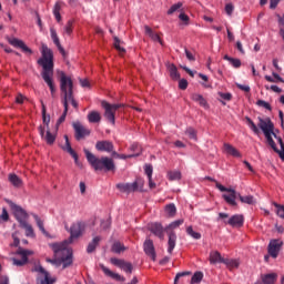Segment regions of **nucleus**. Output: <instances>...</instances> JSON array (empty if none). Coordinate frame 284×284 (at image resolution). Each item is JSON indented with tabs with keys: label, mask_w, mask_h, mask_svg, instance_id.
I'll return each mask as SVG.
<instances>
[{
	"label": "nucleus",
	"mask_w": 284,
	"mask_h": 284,
	"mask_svg": "<svg viewBox=\"0 0 284 284\" xmlns=\"http://www.w3.org/2000/svg\"><path fill=\"white\" fill-rule=\"evenodd\" d=\"M216 187L217 190H220V192H227L224 193L222 197L224 199V201H226L229 205L236 206V199H239V194L241 193H237L236 190L232 187H225L221 183H216Z\"/></svg>",
	"instance_id": "423d86ee"
},
{
	"label": "nucleus",
	"mask_w": 284,
	"mask_h": 284,
	"mask_svg": "<svg viewBox=\"0 0 284 284\" xmlns=\"http://www.w3.org/2000/svg\"><path fill=\"white\" fill-rule=\"evenodd\" d=\"M51 32V39L54 43V45H57V48L59 49V51L61 52V54H65V50H63V47H61V42L59 40V36L57 34V30H54V28L50 29Z\"/></svg>",
	"instance_id": "a878e982"
},
{
	"label": "nucleus",
	"mask_w": 284,
	"mask_h": 284,
	"mask_svg": "<svg viewBox=\"0 0 284 284\" xmlns=\"http://www.w3.org/2000/svg\"><path fill=\"white\" fill-rule=\"evenodd\" d=\"M245 219L241 214L233 215L227 224L232 227H241L243 226Z\"/></svg>",
	"instance_id": "5701e85b"
},
{
	"label": "nucleus",
	"mask_w": 284,
	"mask_h": 284,
	"mask_svg": "<svg viewBox=\"0 0 284 284\" xmlns=\"http://www.w3.org/2000/svg\"><path fill=\"white\" fill-rule=\"evenodd\" d=\"M225 258H223V256H221V253L219 251H213L210 253V263L212 265L216 264V263H224Z\"/></svg>",
	"instance_id": "cd10ccee"
},
{
	"label": "nucleus",
	"mask_w": 284,
	"mask_h": 284,
	"mask_svg": "<svg viewBox=\"0 0 284 284\" xmlns=\"http://www.w3.org/2000/svg\"><path fill=\"white\" fill-rule=\"evenodd\" d=\"M53 14H54V17H55V20H57L58 22H60V21H61V13L59 12V4L55 6V8H54V10H53Z\"/></svg>",
	"instance_id": "774afa93"
},
{
	"label": "nucleus",
	"mask_w": 284,
	"mask_h": 284,
	"mask_svg": "<svg viewBox=\"0 0 284 284\" xmlns=\"http://www.w3.org/2000/svg\"><path fill=\"white\" fill-rule=\"evenodd\" d=\"M144 32L146 34V37H150V39H152V41H156L158 43H163L161 41V37H159V33H154V31H152V28L150 27H144Z\"/></svg>",
	"instance_id": "c756f323"
},
{
	"label": "nucleus",
	"mask_w": 284,
	"mask_h": 284,
	"mask_svg": "<svg viewBox=\"0 0 284 284\" xmlns=\"http://www.w3.org/2000/svg\"><path fill=\"white\" fill-rule=\"evenodd\" d=\"M112 265H115L116 267H120L125 274H132V270H134V266H132V263L125 262L124 260L119 258H111Z\"/></svg>",
	"instance_id": "ddd939ff"
},
{
	"label": "nucleus",
	"mask_w": 284,
	"mask_h": 284,
	"mask_svg": "<svg viewBox=\"0 0 284 284\" xmlns=\"http://www.w3.org/2000/svg\"><path fill=\"white\" fill-rule=\"evenodd\" d=\"M40 52L42 57L38 60L39 65L42 68L41 77L47 85L50 88L51 95L54 97V53L45 44L41 45Z\"/></svg>",
	"instance_id": "f03ea898"
},
{
	"label": "nucleus",
	"mask_w": 284,
	"mask_h": 284,
	"mask_svg": "<svg viewBox=\"0 0 284 284\" xmlns=\"http://www.w3.org/2000/svg\"><path fill=\"white\" fill-rule=\"evenodd\" d=\"M100 242H101V237L99 236L93 237V240L88 245L87 252L89 254H92V252L97 250V245H99Z\"/></svg>",
	"instance_id": "473e14b6"
},
{
	"label": "nucleus",
	"mask_w": 284,
	"mask_h": 284,
	"mask_svg": "<svg viewBox=\"0 0 284 284\" xmlns=\"http://www.w3.org/2000/svg\"><path fill=\"white\" fill-rule=\"evenodd\" d=\"M33 219H34L40 232H42V234H48V232L45 231V227L43 226V221L41 220V217H39V215H33Z\"/></svg>",
	"instance_id": "79ce46f5"
},
{
	"label": "nucleus",
	"mask_w": 284,
	"mask_h": 284,
	"mask_svg": "<svg viewBox=\"0 0 284 284\" xmlns=\"http://www.w3.org/2000/svg\"><path fill=\"white\" fill-rule=\"evenodd\" d=\"M223 152L227 154V156H234V159H241V156H243L241 152L230 143H224Z\"/></svg>",
	"instance_id": "a211bd4d"
},
{
	"label": "nucleus",
	"mask_w": 284,
	"mask_h": 284,
	"mask_svg": "<svg viewBox=\"0 0 284 284\" xmlns=\"http://www.w3.org/2000/svg\"><path fill=\"white\" fill-rule=\"evenodd\" d=\"M168 70L170 72V77H171V79H173V81H179V79H181V74L178 71L176 65L171 63L168 65Z\"/></svg>",
	"instance_id": "7c9ffc66"
},
{
	"label": "nucleus",
	"mask_w": 284,
	"mask_h": 284,
	"mask_svg": "<svg viewBox=\"0 0 284 284\" xmlns=\"http://www.w3.org/2000/svg\"><path fill=\"white\" fill-rule=\"evenodd\" d=\"M183 220L174 221L171 224H169V227H166V230H176V227H181V225H183Z\"/></svg>",
	"instance_id": "864d4df0"
},
{
	"label": "nucleus",
	"mask_w": 284,
	"mask_h": 284,
	"mask_svg": "<svg viewBox=\"0 0 284 284\" xmlns=\"http://www.w3.org/2000/svg\"><path fill=\"white\" fill-rule=\"evenodd\" d=\"M34 272H38V277H37V284H54L57 283V277L52 276L43 266L41 265H36L34 266Z\"/></svg>",
	"instance_id": "0eeeda50"
},
{
	"label": "nucleus",
	"mask_w": 284,
	"mask_h": 284,
	"mask_svg": "<svg viewBox=\"0 0 284 284\" xmlns=\"http://www.w3.org/2000/svg\"><path fill=\"white\" fill-rule=\"evenodd\" d=\"M258 128L264 133L268 145L275 149L274 140L272 139V136H274L275 139H278V136L276 135V133H274V123H272V120L270 118H258Z\"/></svg>",
	"instance_id": "20e7f679"
},
{
	"label": "nucleus",
	"mask_w": 284,
	"mask_h": 284,
	"mask_svg": "<svg viewBox=\"0 0 284 284\" xmlns=\"http://www.w3.org/2000/svg\"><path fill=\"white\" fill-rule=\"evenodd\" d=\"M95 148L100 152H112V150H114V146L112 145V142H109V141H99L95 144Z\"/></svg>",
	"instance_id": "b1692460"
},
{
	"label": "nucleus",
	"mask_w": 284,
	"mask_h": 284,
	"mask_svg": "<svg viewBox=\"0 0 284 284\" xmlns=\"http://www.w3.org/2000/svg\"><path fill=\"white\" fill-rule=\"evenodd\" d=\"M9 181L11 184L14 185V187H21V179H19V176H17V174H10L9 175Z\"/></svg>",
	"instance_id": "ea45409f"
},
{
	"label": "nucleus",
	"mask_w": 284,
	"mask_h": 284,
	"mask_svg": "<svg viewBox=\"0 0 284 284\" xmlns=\"http://www.w3.org/2000/svg\"><path fill=\"white\" fill-rule=\"evenodd\" d=\"M112 252H115V254H121V252H125V246H123L121 242H115L112 246Z\"/></svg>",
	"instance_id": "37998d69"
},
{
	"label": "nucleus",
	"mask_w": 284,
	"mask_h": 284,
	"mask_svg": "<svg viewBox=\"0 0 284 284\" xmlns=\"http://www.w3.org/2000/svg\"><path fill=\"white\" fill-rule=\"evenodd\" d=\"M88 230V224L85 222H75L71 225L70 229V240L51 244V248L54 254L53 260H47L48 263L54 265L55 267H61V270H65V267H70L72 265V248H70V243H72L73 239H79V236H83Z\"/></svg>",
	"instance_id": "f257e3e1"
},
{
	"label": "nucleus",
	"mask_w": 284,
	"mask_h": 284,
	"mask_svg": "<svg viewBox=\"0 0 284 284\" xmlns=\"http://www.w3.org/2000/svg\"><path fill=\"white\" fill-rule=\"evenodd\" d=\"M179 88H180V90H187V80L181 79L179 81Z\"/></svg>",
	"instance_id": "69168bd1"
},
{
	"label": "nucleus",
	"mask_w": 284,
	"mask_h": 284,
	"mask_svg": "<svg viewBox=\"0 0 284 284\" xmlns=\"http://www.w3.org/2000/svg\"><path fill=\"white\" fill-rule=\"evenodd\" d=\"M239 199L241 203H245L246 205H256V199L253 195L239 194Z\"/></svg>",
	"instance_id": "2f4dec72"
},
{
	"label": "nucleus",
	"mask_w": 284,
	"mask_h": 284,
	"mask_svg": "<svg viewBox=\"0 0 284 284\" xmlns=\"http://www.w3.org/2000/svg\"><path fill=\"white\" fill-rule=\"evenodd\" d=\"M181 8H183V2H178L168 10V14H174V12H178Z\"/></svg>",
	"instance_id": "de8ad7c7"
},
{
	"label": "nucleus",
	"mask_w": 284,
	"mask_h": 284,
	"mask_svg": "<svg viewBox=\"0 0 284 284\" xmlns=\"http://www.w3.org/2000/svg\"><path fill=\"white\" fill-rule=\"evenodd\" d=\"M72 79L65 73L60 72V90L64 95L63 105H68V100L72 99Z\"/></svg>",
	"instance_id": "39448f33"
},
{
	"label": "nucleus",
	"mask_w": 284,
	"mask_h": 284,
	"mask_svg": "<svg viewBox=\"0 0 284 284\" xmlns=\"http://www.w3.org/2000/svg\"><path fill=\"white\" fill-rule=\"evenodd\" d=\"M84 154L90 165L95 171L104 170V172H114V160L103 156L101 159L97 158V155L92 154L88 149H84Z\"/></svg>",
	"instance_id": "7ed1b4c3"
},
{
	"label": "nucleus",
	"mask_w": 284,
	"mask_h": 284,
	"mask_svg": "<svg viewBox=\"0 0 284 284\" xmlns=\"http://www.w3.org/2000/svg\"><path fill=\"white\" fill-rule=\"evenodd\" d=\"M262 283L263 284H274V283H276V274L271 273V274L262 275Z\"/></svg>",
	"instance_id": "f704fd0d"
},
{
	"label": "nucleus",
	"mask_w": 284,
	"mask_h": 284,
	"mask_svg": "<svg viewBox=\"0 0 284 284\" xmlns=\"http://www.w3.org/2000/svg\"><path fill=\"white\" fill-rule=\"evenodd\" d=\"M139 154H141V153H135V154H130V155L114 153V156H116V159L125 160V159H132L134 156H139Z\"/></svg>",
	"instance_id": "13d9d810"
},
{
	"label": "nucleus",
	"mask_w": 284,
	"mask_h": 284,
	"mask_svg": "<svg viewBox=\"0 0 284 284\" xmlns=\"http://www.w3.org/2000/svg\"><path fill=\"white\" fill-rule=\"evenodd\" d=\"M42 119L43 123L47 125H50V115H45V105L42 104Z\"/></svg>",
	"instance_id": "4d7b16f0"
},
{
	"label": "nucleus",
	"mask_w": 284,
	"mask_h": 284,
	"mask_svg": "<svg viewBox=\"0 0 284 284\" xmlns=\"http://www.w3.org/2000/svg\"><path fill=\"white\" fill-rule=\"evenodd\" d=\"M274 78H272L271 75H265L264 79H266V81H268V83H284L283 78H281V75H278V73L273 72L272 73Z\"/></svg>",
	"instance_id": "c9c22d12"
},
{
	"label": "nucleus",
	"mask_w": 284,
	"mask_h": 284,
	"mask_svg": "<svg viewBox=\"0 0 284 284\" xmlns=\"http://www.w3.org/2000/svg\"><path fill=\"white\" fill-rule=\"evenodd\" d=\"M150 231L152 232V234L158 236V239H164L165 237L163 226L160 223H152L150 225Z\"/></svg>",
	"instance_id": "412c9836"
},
{
	"label": "nucleus",
	"mask_w": 284,
	"mask_h": 284,
	"mask_svg": "<svg viewBox=\"0 0 284 284\" xmlns=\"http://www.w3.org/2000/svg\"><path fill=\"white\" fill-rule=\"evenodd\" d=\"M8 42L10 45H13V48H19L22 50V52H26L28 54H32V50L26 45V42L23 40H19L17 38H8Z\"/></svg>",
	"instance_id": "dca6fc26"
},
{
	"label": "nucleus",
	"mask_w": 284,
	"mask_h": 284,
	"mask_svg": "<svg viewBox=\"0 0 284 284\" xmlns=\"http://www.w3.org/2000/svg\"><path fill=\"white\" fill-rule=\"evenodd\" d=\"M274 206L276 207L277 216H280V219L284 220V205H281L278 203H274Z\"/></svg>",
	"instance_id": "8fccbe9b"
},
{
	"label": "nucleus",
	"mask_w": 284,
	"mask_h": 284,
	"mask_svg": "<svg viewBox=\"0 0 284 284\" xmlns=\"http://www.w3.org/2000/svg\"><path fill=\"white\" fill-rule=\"evenodd\" d=\"M118 189L121 192H136V190H143V180L138 179L133 183L118 184Z\"/></svg>",
	"instance_id": "9d476101"
},
{
	"label": "nucleus",
	"mask_w": 284,
	"mask_h": 284,
	"mask_svg": "<svg viewBox=\"0 0 284 284\" xmlns=\"http://www.w3.org/2000/svg\"><path fill=\"white\" fill-rule=\"evenodd\" d=\"M88 121L89 123H99V121H101V113L97 111H91L88 114Z\"/></svg>",
	"instance_id": "72a5a7b5"
},
{
	"label": "nucleus",
	"mask_w": 284,
	"mask_h": 284,
	"mask_svg": "<svg viewBox=\"0 0 284 284\" xmlns=\"http://www.w3.org/2000/svg\"><path fill=\"white\" fill-rule=\"evenodd\" d=\"M72 26H73L72 20H69L67 26L64 27V34H67L68 37H70L73 32Z\"/></svg>",
	"instance_id": "603ef678"
},
{
	"label": "nucleus",
	"mask_w": 284,
	"mask_h": 284,
	"mask_svg": "<svg viewBox=\"0 0 284 284\" xmlns=\"http://www.w3.org/2000/svg\"><path fill=\"white\" fill-rule=\"evenodd\" d=\"M40 134L48 145H53L54 141H57V131L54 133L50 132V130L45 132V129L40 126Z\"/></svg>",
	"instance_id": "f3484780"
},
{
	"label": "nucleus",
	"mask_w": 284,
	"mask_h": 284,
	"mask_svg": "<svg viewBox=\"0 0 284 284\" xmlns=\"http://www.w3.org/2000/svg\"><path fill=\"white\" fill-rule=\"evenodd\" d=\"M17 254L21 256V260L18 258H12L13 265H17L18 267H21L28 263V256L32 254V251L30 250H24V248H18Z\"/></svg>",
	"instance_id": "f8f14e48"
},
{
	"label": "nucleus",
	"mask_w": 284,
	"mask_h": 284,
	"mask_svg": "<svg viewBox=\"0 0 284 284\" xmlns=\"http://www.w3.org/2000/svg\"><path fill=\"white\" fill-rule=\"evenodd\" d=\"M165 212L169 216H174V214H176V206L174 204H169L165 206Z\"/></svg>",
	"instance_id": "09e8293b"
},
{
	"label": "nucleus",
	"mask_w": 284,
	"mask_h": 284,
	"mask_svg": "<svg viewBox=\"0 0 284 284\" xmlns=\"http://www.w3.org/2000/svg\"><path fill=\"white\" fill-rule=\"evenodd\" d=\"M168 252L172 254L174 252V247H176V233L170 232L169 233V241H168Z\"/></svg>",
	"instance_id": "bb28decb"
},
{
	"label": "nucleus",
	"mask_w": 284,
	"mask_h": 284,
	"mask_svg": "<svg viewBox=\"0 0 284 284\" xmlns=\"http://www.w3.org/2000/svg\"><path fill=\"white\" fill-rule=\"evenodd\" d=\"M100 267L106 276H110L111 278H114L115 281H120L121 283H125V277L121 276L118 273L110 271V268H108L105 265H100Z\"/></svg>",
	"instance_id": "4be33fe9"
},
{
	"label": "nucleus",
	"mask_w": 284,
	"mask_h": 284,
	"mask_svg": "<svg viewBox=\"0 0 284 284\" xmlns=\"http://www.w3.org/2000/svg\"><path fill=\"white\" fill-rule=\"evenodd\" d=\"M122 104H110L105 101L102 102V108H104V116H106L108 121L114 125V114Z\"/></svg>",
	"instance_id": "1a4fd4ad"
},
{
	"label": "nucleus",
	"mask_w": 284,
	"mask_h": 284,
	"mask_svg": "<svg viewBox=\"0 0 284 284\" xmlns=\"http://www.w3.org/2000/svg\"><path fill=\"white\" fill-rule=\"evenodd\" d=\"M144 252L152 261H156V252L154 251V242L152 240H145L144 242Z\"/></svg>",
	"instance_id": "6ab92c4d"
},
{
	"label": "nucleus",
	"mask_w": 284,
	"mask_h": 284,
	"mask_svg": "<svg viewBox=\"0 0 284 284\" xmlns=\"http://www.w3.org/2000/svg\"><path fill=\"white\" fill-rule=\"evenodd\" d=\"M64 141H65V143L61 145V149L64 152H68V154H70L72 156V159H74L75 165H80V163H79V154H77L72 150V145L70 144V139L68 138V135H64Z\"/></svg>",
	"instance_id": "2eb2a0df"
},
{
	"label": "nucleus",
	"mask_w": 284,
	"mask_h": 284,
	"mask_svg": "<svg viewBox=\"0 0 284 284\" xmlns=\"http://www.w3.org/2000/svg\"><path fill=\"white\" fill-rule=\"evenodd\" d=\"M203 281V273L202 272H196L191 278L192 284L201 283Z\"/></svg>",
	"instance_id": "49530a36"
},
{
	"label": "nucleus",
	"mask_w": 284,
	"mask_h": 284,
	"mask_svg": "<svg viewBox=\"0 0 284 284\" xmlns=\"http://www.w3.org/2000/svg\"><path fill=\"white\" fill-rule=\"evenodd\" d=\"M20 234H21V233H19V232H16V233L12 234V239H13L12 245H13L14 247H18V245H19V243H20V240H19V235H20Z\"/></svg>",
	"instance_id": "e2e57ef3"
},
{
	"label": "nucleus",
	"mask_w": 284,
	"mask_h": 284,
	"mask_svg": "<svg viewBox=\"0 0 284 284\" xmlns=\"http://www.w3.org/2000/svg\"><path fill=\"white\" fill-rule=\"evenodd\" d=\"M277 142L281 145V150L276 149V143L274 142V148H272L274 150V152H277V154L280 155V158L282 159V161H284V144H283V139L277 138Z\"/></svg>",
	"instance_id": "e433bc0d"
},
{
	"label": "nucleus",
	"mask_w": 284,
	"mask_h": 284,
	"mask_svg": "<svg viewBox=\"0 0 284 284\" xmlns=\"http://www.w3.org/2000/svg\"><path fill=\"white\" fill-rule=\"evenodd\" d=\"M65 116H68V103H67V106L64 105V112L63 114L59 118V120L57 121V124H55V132L57 130H59V125H61V123H63V121H65Z\"/></svg>",
	"instance_id": "a18cd8bd"
},
{
	"label": "nucleus",
	"mask_w": 284,
	"mask_h": 284,
	"mask_svg": "<svg viewBox=\"0 0 284 284\" xmlns=\"http://www.w3.org/2000/svg\"><path fill=\"white\" fill-rule=\"evenodd\" d=\"M114 48L120 52H125V49L121 47V40L114 37Z\"/></svg>",
	"instance_id": "052dcab7"
},
{
	"label": "nucleus",
	"mask_w": 284,
	"mask_h": 284,
	"mask_svg": "<svg viewBox=\"0 0 284 284\" xmlns=\"http://www.w3.org/2000/svg\"><path fill=\"white\" fill-rule=\"evenodd\" d=\"M185 134L189 135V139H192L193 141H196V130H194L193 128L186 129Z\"/></svg>",
	"instance_id": "6e6d98bb"
},
{
	"label": "nucleus",
	"mask_w": 284,
	"mask_h": 284,
	"mask_svg": "<svg viewBox=\"0 0 284 284\" xmlns=\"http://www.w3.org/2000/svg\"><path fill=\"white\" fill-rule=\"evenodd\" d=\"M219 97H221V99H223L224 101H232V94L231 93L220 92Z\"/></svg>",
	"instance_id": "338daca9"
},
{
	"label": "nucleus",
	"mask_w": 284,
	"mask_h": 284,
	"mask_svg": "<svg viewBox=\"0 0 284 284\" xmlns=\"http://www.w3.org/2000/svg\"><path fill=\"white\" fill-rule=\"evenodd\" d=\"M168 179H169V181H181V172L180 171H169Z\"/></svg>",
	"instance_id": "4c0bfd02"
},
{
	"label": "nucleus",
	"mask_w": 284,
	"mask_h": 284,
	"mask_svg": "<svg viewBox=\"0 0 284 284\" xmlns=\"http://www.w3.org/2000/svg\"><path fill=\"white\" fill-rule=\"evenodd\" d=\"M224 60L229 61L233 68H241V61L230 55H224Z\"/></svg>",
	"instance_id": "a19ab883"
},
{
	"label": "nucleus",
	"mask_w": 284,
	"mask_h": 284,
	"mask_svg": "<svg viewBox=\"0 0 284 284\" xmlns=\"http://www.w3.org/2000/svg\"><path fill=\"white\" fill-rule=\"evenodd\" d=\"M256 104H257L260 108H264L265 110L272 111V105H270V103L266 102L265 100H258V101L256 102Z\"/></svg>",
	"instance_id": "5fc2aeb1"
},
{
	"label": "nucleus",
	"mask_w": 284,
	"mask_h": 284,
	"mask_svg": "<svg viewBox=\"0 0 284 284\" xmlns=\"http://www.w3.org/2000/svg\"><path fill=\"white\" fill-rule=\"evenodd\" d=\"M266 90H272V92H276V94H281V92H283V90L281 88H278L277 85H265Z\"/></svg>",
	"instance_id": "680f3d73"
},
{
	"label": "nucleus",
	"mask_w": 284,
	"mask_h": 284,
	"mask_svg": "<svg viewBox=\"0 0 284 284\" xmlns=\"http://www.w3.org/2000/svg\"><path fill=\"white\" fill-rule=\"evenodd\" d=\"M225 12H226V14H229V17H232V12H234V4L227 3L225 6Z\"/></svg>",
	"instance_id": "0e129e2a"
},
{
	"label": "nucleus",
	"mask_w": 284,
	"mask_h": 284,
	"mask_svg": "<svg viewBox=\"0 0 284 284\" xmlns=\"http://www.w3.org/2000/svg\"><path fill=\"white\" fill-rule=\"evenodd\" d=\"M246 124L248 125L250 130L254 132V134H261V130H258V126L252 121V119L246 118Z\"/></svg>",
	"instance_id": "58836bf2"
},
{
	"label": "nucleus",
	"mask_w": 284,
	"mask_h": 284,
	"mask_svg": "<svg viewBox=\"0 0 284 284\" xmlns=\"http://www.w3.org/2000/svg\"><path fill=\"white\" fill-rule=\"evenodd\" d=\"M179 19L182 21L183 26H190V17L185 14V12H181Z\"/></svg>",
	"instance_id": "3c124183"
},
{
	"label": "nucleus",
	"mask_w": 284,
	"mask_h": 284,
	"mask_svg": "<svg viewBox=\"0 0 284 284\" xmlns=\"http://www.w3.org/2000/svg\"><path fill=\"white\" fill-rule=\"evenodd\" d=\"M20 227L24 230V234L28 239H34V236H37L34 234V229L32 227V224L23 222L22 224H20Z\"/></svg>",
	"instance_id": "393cba45"
},
{
	"label": "nucleus",
	"mask_w": 284,
	"mask_h": 284,
	"mask_svg": "<svg viewBox=\"0 0 284 284\" xmlns=\"http://www.w3.org/2000/svg\"><path fill=\"white\" fill-rule=\"evenodd\" d=\"M192 101H194L195 103H199V105L201 108H203L204 110H210V104L207 103V100L205 98H203L202 94L199 93H192L191 95Z\"/></svg>",
	"instance_id": "aec40b11"
},
{
	"label": "nucleus",
	"mask_w": 284,
	"mask_h": 284,
	"mask_svg": "<svg viewBox=\"0 0 284 284\" xmlns=\"http://www.w3.org/2000/svg\"><path fill=\"white\" fill-rule=\"evenodd\" d=\"M10 207L11 211L13 212V216L16 217V220L18 221L19 225L28 222V212H26V210H23V207L14 204V203H10Z\"/></svg>",
	"instance_id": "6e6552de"
},
{
	"label": "nucleus",
	"mask_w": 284,
	"mask_h": 284,
	"mask_svg": "<svg viewBox=\"0 0 284 284\" xmlns=\"http://www.w3.org/2000/svg\"><path fill=\"white\" fill-rule=\"evenodd\" d=\"M186 234H189V236H192V239H195L196 241L201 239V233L195 232L194 229H192V226H189L186 229Z\"/></svg>",
	"instance_id": "c03bdc74"
},
{
	"label": "nucleus",
	"mask_w": 284,
	"mask_h": 284,
	"mask_svg": "<svg viewBox=\"0 0 284 284\" xmlns=\"http://www.w3.org/2000/svg\"><path fill=\"white\" fill-rule=\"evenodd\" d=\"M223 263L230 271L239 270V265H241V262L239 260H234V258H224Z\"/></svg>",
	"instance_id": "c85d7f7f"
},
{
	"label": "nucleus",
	"mask_w": 284,
	"mask_h": 284,
	"mask_svg": "<svg viewBox=\"0 0 284 284\" xmlns=\"http://www.w3.org/2000/svg\"><path fill=\"white\" fill-rule=\"evenodd\" d=\"M144 172H145L148 179H152L153 169H152L151 164L144 165Z\"/></svg>",
	"instance_id": "bf43d9fd"
},
{
	"label": "nucleus",
	"mask_w": 284,
	"mask_h": 284,
	"mask_svg": "<svg viewBox=\"0 0 284 284\" xmlns=\"http://www.w3.org/2000/svg\"><path fill=\"white\" fill-rule=\"evenodd\" d=\"M73 129L77 141H81V139L90 136V129L83 126L81 122H73Z\"/></svg>",
	"instance_id": "9b49d317"
},
{
	"label": "nucleus",
	"mask_w": 284,
	"mask_h": 284,
	"mask_svg": "<svg viewBox=\"0 0 284 284\" xmlns=\"http://www.w3.org/2000/svg\"><path fill=\"white\" fill-rule=\"evenodd\" d=\"M283 245V241L281 240H272L268 244V254L273 258H276L278 256V252H281V247Z\"/></svg>",
	"instance_id": "4468645a"
}]
</instances>
